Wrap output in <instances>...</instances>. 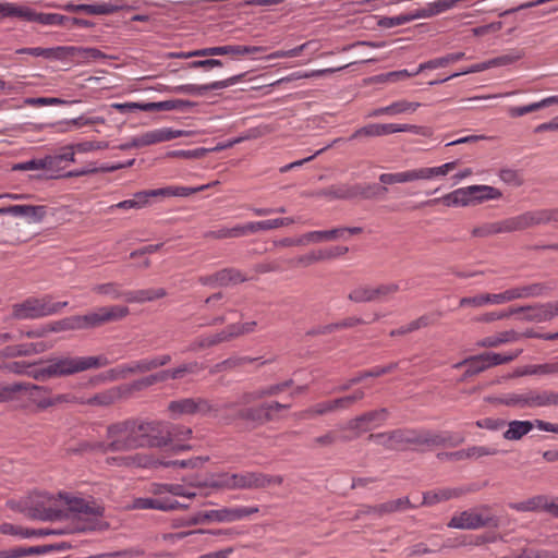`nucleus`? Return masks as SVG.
Returning a JSON list of instances; mask_svg holds the SVG:
<instances>
[{
    "label": "nucleus",
    "instance_id": "nucleus-1",
    "mask_svg": "<svg viewBox=\"0 0 558 558\" xmlns=\"http://www.w3.org/2000/svg\"><path fill=\"white\" fill-rule=\"evenodd\" d=\"M551 220H556V213L554 210L541 209L526 211L499 221L485 222L476 226L471 230V234L474 238H487L499 233L523 231Z\"/></svg>",
    "mask_w": 558,
    "mask_h": 558
},
{
    "label": "nucleus",
    "instance_id": "nucleus-2",
    "mask_svg": "<svg viewBox=\"0 0 558 558\" xmlns=\"http://www.w3.org/2000/svg\"><path fill=\"white\" fill-rule=\"evenodd\" d=\"M63 518L77 521L78 530L95 531L101 527L104 509L92 499L65 494Z\"/></svg>",
    "mask_w": 558,
    "mask_h": 558
},
{
    "label": "nucleus",
    "instance_id": "nucleus-3",
    "mask_svg": "<svg viewBox=\"0 0 558 558\" xmlns=\"http://www.w3.org/2000/svg\"><path fill=\"white\" fill-rule=\"evenodd\" d=\"M395 449H402L408 445L417 446H458L464 441L463 436H453L449 433L436 434L429 430L397 429L391 432Z\"/></svg>",
    "mask_w": 558,
    "mask_h": 558
},
{
    "label": "nucleus",
    "instance_id": "nucleus-4",
    "mask_svg": "<svg viewBox=\"0 0 558 558\" xmlns=\"http://www.w3.org/2000/svg\"><path fill=\"white\" fill-rule=\"evenodd\" d=\"M102 452L129 451L141 448L136 421H125L109 425L106 441L98 445Z\"/></svg>",
    "mask_w": 558,
    "mask_h": 558
},
{
    "label": "nucleus",
    "instance_id": "nucleus-5",
    "mask_svg": "<svg viewBox=\"0 0 558 558\" xmlns=\"http://www.w3.org/2000/svg\"><path fill=\"white\" fill-rule=\"evenodd\" d=\"M107 365L109 360L106 355L59 356L49 360L48 373L53 374L54 377H64Z\"/></svg>",
    "mask_w": 558,
    "mask_h": 558
},
{
    "label": "nucleus",
    "instance_id": "nucleus-6",
    "mask_svg": "<svg viewBox=\"0 0 558 558\" xmlns=\"http://www.w3.org/2000/svg\"><path fill=\"white\" fill-rule=\"evenodd\" d=\"M68 302H52L51 296L28 298L12 306V317L17 320L36 319L57 314Z\"/></svg>",
    "mask_w": 558,
    "mask_h": 558
},
{
    "label": "nucleus",
    "instance_id": "nucleus-7",
    "mask_svg": "<svg viewBox=\"0 0 558 558\" xmlns=\"http://www.w3.org/2000/svg\"><path fill=\"white\" fill-rule=\"evenodd\" d=\"M64 496L65 494L63 493L56 496L47 493L35 494L28 507L29 515L41 521L62 519L65 513Z\"/></svg>",
    "mask_w": 558,
    "mask_h": 558
},
{
    "label": "nucleus",
    "instance_id": "nucleus-8",
    "mask_svg": "<svg viewBox=\"0 0 558 558\" xmlns=\"http://www.w3.org/2000/svg\"><path fill=\"white\" fill-rule=\"evenodd\" d=\"M234 407L235 403L233 402H211L202 398H186L171 401L168 405V410L174 416L199 413L203 415H211L214 417H218L221 411L233 409Z\"/></svg>",
    "mask_w": 558,
    "mask_h": 558
},
{
    "label": "nucleus",
    "instance_id": "nucleus-9",
    "mask_svg": "<svg viewBox=\"0 0 558 558\" xmlns=\"http://www.w3.org/2000/svg\"><path fill=\"white\" fill-rule=\"evenodd\" d=\"M259 511L257 506H233L222 507L219 509H213L207 511H199L193 515L191 522L193 524L204 523H232L247 519L252 514Z\"/></svg>",
    "mask_w": 558,
    "mask_h": 558
},
{
    "label": "nucleus",
    "instance_id": "nucleus-10",
    "mask_svg": "<svg viewBox=\"0 0 558 558\" xmlns=\"http://www.w3.org/2000/svg\"><path fill=\"white\" fill-rule=\"evenodd\" d=\"M270 480L257 472L225 473L217 476L210 486L220 489H255L267 486Z\"/></svg>",
    "mask_w": 558,
    "mask_h": 558
},
{
    "label": "nucleus",
    "instance_id": "nucleus-11",
    "mask_svg": "<svg viewBox=\"0 0 558 558\" xmlns=\"http://www.w3.org/2000/svg\"><path fill=\"white\" fill-rule=\"evenodd\" d=\"M142 447H163L172 440L171 424L163 421H136Z\"/></svg>",
    "mask_w": 558,
    "mask_h": 558
},
{
    "label": "nucleus",
    "instance_id": "nucleus-12",
    "mask_svg": "<svg viewBox=\"0 0 558 558\" xmlns=\"http://www.w3.org/2000/svg\"><path fill=\"white\" fill-rule=\"evenodd\" d=\"M499 402L508 407L542 408L558 405V392L551 390H529L521 393H510Z\"/></svg>",
    "mask_w": 558,
    "mask_h": 558
},
{
    "label": "nucleus",
    "instance_id": "nucleus-13",
    "mask_svg": "<svg viewBox=\"0 0 558 558\" xmlns=\"http://www.w3.org/2000/svg\"><path fill=\"white\" fill-rule=\"evenodd\" d=\"M447 525L451 529L477 530L488 525L497 526V521L490 515L487 506H481L452 515Z\"/></svg>",
    "mask_w": 558,
    "mask_h": 558
},
{
    "label": "nucleus",
    "instance_id": "nucleus-14",
    "mask_svg": "<svg viewBox=\"0 0 558 558\" xmlns=\"http://www.w3.org/2000/svg\"><path fill=\"white\" fill-rule=\"evenodd\" d=\"M170 361L171 356L169 354H161L119 365L111 369L109 373L112 379L125 378L131 374L147 373L158 367L165 366L169 364Z\"/></svg>",
    "mask_w": 558,
    "mask_h": 558
},
{
    "label": "nucleus",
    "instance_id": "nucleus-15",
    "mask_svg": "<svg viewBox=\"0 0 558 558\" xmlns=\"http://www.w3.org/2000/svg\"><path fill=\"white\" fill-rule=\"evenodd\" d=\"M46 207L40 205H11L0 208V215H11L26 219L28 223H39L46 216Z\"/></svg>",
    "mask_w": 558,
    "mask_h": 558
},
{
    "label": "nucleus",
    "instance_id": "nucleus-16",
    "mask_svg": "<svg viewBox=\"0 0 558 558\" xmlns=\"http://www.w3.org/2000/svg\"><path fill=\"white\" fill-rule=\"evenodd\" d=\"M187 506H184L177 501L173 498L170 497H138L135 498L132 502L133 509H155L160 511H173L178 510L180 508H186Z\"/></svg>",
    "mask_w": 558,
    "mask_h": 558
},
{
    "label": "nucleus",
    "instance_id": "nucleus-17",
    "mask_svg": "<svg viewBox=\"0 0 558 558\" xmlns=\"http://www.w3.org/2000/svg\"><path fill=\"white\" fill-rule=\"evenodd\" d=\"M510 302L509 290L501 293H481L465 296L460 300V306L483 307L486 305H500Z\"/></svg>",
    "mask_w": 558,
    "mask_h": 558
},
{
    "label": "nucleus",
    "instance_id": "nucleus-18",
    "mask_svg": "<svg viewBox=\"0 0 558 558\" xmlns=\"http://www.w3.org/2000/svg\"><path fill=\"white\" fill-rule=\"evenodd\" d=\"M185 135L184 131L173 130L171 128H161L147 131L137 135L141 147L149 146L162 142H168Z\"/></svg>",
    "mask_w": 558,
    "mask_h": 558
},
{
    "label": "nucleus",
    "instance_id": "nucleus-19",
    "mask_svg": "<svg viewBox=\"0 0 558 558\" xmlns=\"http://www.w3.org/2000/svg\"><path fill=\"white\" fill-rule=\"evenodd\" d=\"M428 203H441L448 207H465L472 205L471 201V185L466 187L457 189L441 197L434 198Z\"/></svg>",
    "mask_w": 558,
    "mask_h": 558
},
{
    "label": "nucleus",
    "instance_id": "nucleus-20",
    "mask_svg": "<svg viewBox=\"0 0 558 558\" xmlns=\"http://www.w3.org/2000/svg\"><path fill=\"white\" fill-rule=\"evenodd\" d=\"M551 288L545 283H532L508 289L510 302L518 299L538 298L546 295Z\"/></svg>",
    "mask_w": 558,
    "mask_h": 558
},
{
    "label": "nucleus",
    "instance_id": "nucleus-21",
    "mask_svg": "<svg viewBox=\"0 0 558 558\" xmlns=\"http://www.w3.org/2000/svg\"><path fill=\"white\" fill-rule=\"evenodd\" d=\"M463 494V489L461 488H438L435 490H429L423 494L422 505L424 506H434L436 504L447 501L450 499L459 498Z\"/></svg>",
    "mask_w": 558,
    "mask_h": 558
},
{
    "label": "nucleus",
    "instance_id": "nucleus-22",
    "mask_svg": "<svg viewBox=\"0 0 558 558\" xmlns=\"http://www.w3.org/2000/svg\"><path fill=\"white\" fill-rule=\"evenodd\" d=\"M209 185H199L196 187H187V186H166L160 187L156 190H147L149 197H171V196H179V197H185L190 196L194 193L202 192L206 190Z\"/></svg>",
    "mask_w": 558,
    "mask_h": 558
},
{
    "label": "nucleus",
    "instance_id": "nucleus-23",
    "mask_svg": "<svg viewBox=\"0 0 558 558\" xmlns=\"http://www.w3.org/2000/svg\"><path fill=\"white\" fill-rule=\"evenodd\" d=\"M337 411H341L338 399L318 402L302 411L299 417L302 420L315 418L317 416L327 415Z\"/></svg>",
    "mask_w": 558,
    "mask_h": 558
},
{
    "label": "nucleus",
    "instance_id": "nucleus-24",
    "mask_svg": "<svg viewBox=\"0 0 558 558\" xmlns=\"http://www.w3.org/2000/svg\"><path fill=\"white\" fill-rule=\"evenodd\" d=\"M122 395V388L113 387L108 390L98 392L89 399H81L80 403L97 407H108L118 401L119 399H121Z\"/></svg>",
    "mask_w": 558,
    "mask_h": 558
},
{
    "label": "nucleus",
    "instance_id": "nucleus-25",
    "mask_svg": "<svg viewBox=\"0 0 558 558\" xmlns=\"http://www.w3.org/2000/svg\"><path fill=\"white\" fill-rule=\"evenodd\" d=\"M529 311L527 319L536 323L548 322L558 316V302L546 303L537 307H522Z\"/></svg>",
    "mask_w": 558,
    "mask_h": 558
},
{
    "label": "nucleus",
    "instance_id": "nucleus-26",
    "mask_svg": "<svg viewBox=\"0 0 558 558\" xmlns=\"http://www.w3.org/2000/svg\"><path fill=\"white\" fill-rule=\"evenodd\" d=\"M506 427L502 437L506 440L515 441L527 435L534 428V423L532 421L513 420L507 422Z\"/></svg>",
    "mask_w": 558,
    "mask_h": 558
},
{
    "label": "nucleus",
    "instance_id": "nucleus-27",
    "mask_svg": "<svg viewBox=\"0 0 558 558\" xmlns=\"http://www.w3.org/2000/svg\"><path fill=\"white\" fill-rule=\"evenodd\" d=\"M418 180H421L420 168L400 172L381 173L379 175V181L387 185L409 183Z\"/></svg>",
    "mask_w": 558,
    "mask_h": 558
},
{
    "label": "nucleus",
    "instance_id": "nucleus-28",
    "mask_svg": "<svg viewBox=\"0 0 558 558\" xmlns=\"http://www.w3.org/2000/svg\"><path fill=\"white\" fill-rule=\"evenodd\" d=\"M39 389L37 385L15 381V383H4L0 381V403L12 402L16 399V396L22 392L24 389L28 388Z\"/></svg>",
    "mask_w": 558,
    "mask_h": 558
},
{
    "label": "nucleus",
    "instance_id": "nucleus-29",
    "mask_svg": "<svg viewBox=\"0 0 558 558\" xmlns=\"http://www.w3.org/2000/svg\"><path fill=\"white\" fill-rule=\"evenodd\" d=\"M166 295V290L162 288L157 289H142L137 291L125 292V301L130 303H144L160 299Z\"/></svg>",
    "mask_w": 558,
    "mask_h": 558
},
{
    "label": "nucleus",
    "instance_id": "nucleus-30",
    "mask_svg": "<svg viewBox=\"0 0 558 558\" xmlns=\"http://www.w3.org/2000/svg\"><path fill=\"white\" fill-rule=\"evenodd\" d=\"M520 335L514 330H506L494 336L486 337L477 342L481 348H497L505 343H510L519 340Z\"/></svg>",
    "mask_w": 558,
    "mask_h": 558
},
{
    "label": "nucleus",
    "instance_id": "nucleus-31",
    "mask_svg": "<svg viewBox=\"0 0 558 558\" xmlns=\"http://www.w3.org/2000/svg\"><path fill=\"white\" fill-rule=\"evenodd\" d=\"M502 193L490 185H471L472 204H480L486 201L499 199Z\"/></svg>",
    "mask_w": 558,
    "mask_h": 558
},
{
    "label": "nucleus",
    "instance_id": "nucleus-32",
    "mask_svg": "<svg viewBox=\"0 0 558 558\" xmlns=\"http://www.w3.org/2000/svg\"><path fill=\"white\" fill-rule=\"evenodd\" d=\"M464 58H465L464 52L448 53L444 57L432 59L429 61L421 63L418 65V68L416 69V73H421L424 70H434V69H438V68H445V66L449 65L450 63L457 62Z\"/></svg>",
    "mask_w": 558,
    "mask_h": 558
},
{
    "label": "nucleus",
    "instance_id": "nucleus-33",
    "mask_svg": "<svg viewBox=\"0 0 558 558\" xmlns=\"http://www.w3.org/2000/svg\"><path fill=\"white\" fill-rule=\"evenodd\" d=\"M238 416L242 420L251 421L256 424H263L266 421L271 420L269 415V407L263 403L255 408H248L241 410Z\"/></svg>",
    "mask_w": 558,
    "mask_h": 558
},
{
    "label": "nucleus",
    "instance_id": "nucleus-34",
    "mask_svg": "<svg viewBox=\"0 0 558 558\" xmlns=\"http://www.w3.org/2000/svg\"><path fill=\"white\" fill-rule=\"evenodd\" d=\"M356 191V189H352V185L341 184L325 189L318 195L329 199H351L355 197Z\"/></svg>",
    "mask_w": 558,
    "mask_h": 558
},
{
    "label": "nucleus",
    "instance_id": "nucleus-35",
    "mask_svg": "<svg viewBox=\"0 0 558 558\" xmlns=\"http://www.w3.org/2000/svg\"><path fill=\"white\" fill-rule=\"evenodd\" d=\"M462 365H466V371L464 374L465 377L474 376V375H476L481 372H484L485 369L488 368V363L486 362L483 353L475 355V356L468 357V359L463 360L462 362L454 364V367L459 368Z\"/></svg>",
    "mask_w": 558,
    "mask_h": 558
},
{
    "label": "nucleus",
    "instance_id": "nucleus-36",
    "mask_svg": "<svg viewBox=\"0 0 558 558\" xmlns=\"http://www.w3.org/2000/svg\"><path fill=\"white\" fill-rule=\"evenodd\" d=\"M225 54H233L236 56V46H219V47H208L203 49L193 50L186 53H183V58H193V57H210V56H225Z\"/></svg>",
    "mask_w": 558,
    "mask_h": 558
},
{
    "label": "nucleus",
    "instance_id": "nucleus-37",
    "mask_svg": "<svg viewBox=\"0 0 558 558\" xmlns=\"http://www.w3.org/2000/svg\"><path fill=\"white\" fill-rule=\"evenodd\" d=\"M520 375H541V376H557L558 375V360L550 361L544 364L526 365Z\"/></svg>",
    "mask_w": 558,
    "mask_h": 558
},
{
    "label": "nucleus",
    "instance_id": "nucleus-38",
    "mask_svg": "<svg viewBox=\"0 0 558 558\" xmlns=\"http://www.w3.org/2000/svg\"><path fill=\"white\" fill-rule=\"evenodd\" d=\"M458 161H449L437 167L420 168L421 180H433L435 178L446 177L449 172L454 170Z\"/></svg>",
    "mask_w": 558,
    "mask_h": 558
},
{
    "label": "nucleus",
    "instance_id": "nucleus-39",
    "mask_svg": "<svg viewBox=\"0 0 558 558\" xmlns=\"http://www.w3.org/2000/svg\"><path fill=\"white\" fill-rule=\"evenodd\" d=\"M410 508H414V506L411 504L408 497H403L378 505L374 508V511L377 512L379 515H383L386 513L402 511Z\"/></svg>",
    "mask_w": 558,
    "mask_h": 558
},
{
    "label": "nucleus",
    "instance_id": "nucleus-40",
    "mask_svg": "<svg viewBox=\"0 0 558 558\" xmlns=\"http://www.w3.org/2000/svg\"><path fill=\"white\" fill-rule=\"evenodd\" d=\"M388 135V124L371 123L357 129L350 137L356 140L360 137H377Z\"/></svg>",
    "mask_w": 558,
    "mask_h": 558
},
{
    "label": "nucleus",
    "instance_id": "nucleus-41",
    "mask_svg": "<svg viewBox=\"0 0 558 558\" xmlns=\"http://www.w3.org/2000/svg\"><path fill=\"white\" fill-rule=\"evenodd\" d=\"M374 302H387L400 291V286L395 282L372 286Z\"/></svg>",
    "mask_w": 558,
    "mask_h": 558
},
{
    "label": "nucleus",
    "instance_id": "nucleus-42",
    "mask_svg": "<svg viewBox=\"0 0 558 558\" xmlns=\"http://www.w3.org/2000/svg\"><path fill=\"white\" fill-rule=\"evenodd\" d=\"M53 166V158L51 156H47L43 159H32L28 161L15 163L12 167L14 171H31V170H43L50 169Z\"/></svg>",
    "mask_w": 558,
    "mask_h": 558
},
{
    "label": "nucleus",
    "instance_id": "nucleus-43",
    "mask_svg": "<svg viewBox=\"0 0 558 558\" xmlns=\"http://www.w3.org/2000/svg\"><path fill=\"white\" fill-rule=\"evenodd\" d=\"M551 502H547L543 497H534L525 501L510 504V508L517 511H535L538 509H545L549 512V506Z\"/></svg>",
    "mask_w": 558,
    "mask_h": 558
},
{
    "label": "nucleus",
    "instance_id": "nucleus-44",
    "mask_svg": "<svg viewBox=\"0 0 558 558\" xmlns=\"http://www.w3.org/2000/svg\"><path fill=\"white\" fill-rule=\"evenodd\" d=\"M102 324L118 322L129 314V308L122 305L99 307Z\"/></svg>",
    "mask_w": 558,
    "mask_h": 558
},
{
    "label": "nucleus",
    "instance_id": "nucleus-45",
    "mask_svg": "<svg viewBox=\"0 0 558 558\" xmlns=\"http://www.w3.org/2000/svg\"><path fill=\"white\" fill-rule=\"evenodd\" d=\"M68 16L57 13H37L32 10L31 22H37L43 25H66Z\"/></svg>",
    "mask_w": 558,
    "mask_h": 558
},
{
    "label": "nucleus",
    "instance_id": "nucleus-46",
    "mask_svg": "<svg viewBox=\"0 0 558 558\" xmlns=\"http://www.w3.org/2000/svg\"><path fill=\"white\" fill-rule=\"evenodd\" d=\"M0 14L3 16H16L26 21H31L32 9L28 7L4 2L0 3Z\"/></svg>",
    "mask_w": 558,
    "mask_h": 558
},
{
    "label": "nucleus",
    "instance_id": "nucleus-47",
    "mask_svg": "<svg viewBox=\"0 0 558 558\" xmlns=\"http://www.w3.org/2000/svg\"><path fill=\"white\" fill-rule=\"evenodd\" d=\"M329 241H348L351 235H357L363 232L361 227H344L339 226L327 230Z\"/></svg>",
    "mask_w": 558,
    "mask_h": 558
},
{
    "label": "nucleus",
    "instance_id": "nucleus-48",
    "mask_svg": "<svg viewBox=\"0 0 558 558\" xmlns=\"http://www.w3.org/2000/svg\"><path fill=\"white\" fill-rule=\"evenodd\" d=\"M78 329L95 328L102 325L99 308L85 315L75 316Z\"/></svg>",
    "mask_w": 558,
    "mask_h": 558
},
{
    "label": "nucleus",
    "instance_id": "nucleus-49",
    "mask_svg": "<svg viewBox=\"0 0 558 558\" xmlns=\"http://www.w3.org/2000/svg\"><path fill=\"white\" fill-rule=\"evenodd\" d=\"M201 369H203V366L198 364L197 362H191L182 364L175 368L167 369L169 379H181L187 374H196Z\"/></svg>",
    "mask_w": 558,
    "mask_h": 558
},
{
    "label": "nucleus",
    "instance_id": "nucleus-50",
    "mask_svg": "<svg viewBox=\"0 0 558 558\" xmlns=\"http://www.w3.org/2000/svg\"><path fill=\"white\" fill-rule=\"evenodd\" d=\"M78 47L59 46L54 48H45V58L47 59H64L68 57H76Z\"/></svg>",
    "mask_w": 558,
    "mask_h": 558
},
{
    "label": "nucleus",
    "instance_id": "nucleus-51",
    "mask_svg": "<svg viewBox=\"0 0 558 558\" xmlns=\"http://www.w3.org/2000/svg\"><path fill=\"white\" fill-rule=\"evenodd\" d=\"M348 298L354 303L374 302L373 288L372 286H357L350 291Z\"/></svg>",
    "mask_w": 558,
    "mask_h": 558
},
{
    "label": "nucleus",
    "instance_id": "nucleus-52",
    "mask_svg": "<svg viewBox=\"0 0 558 558\" xmlns=\"http://www.w3.org/2000/svg\"><path fill=\"white\" fill-rule=\"evenodd\" d=\"M37 387L40 389H33L31 387L28 389H24L23 391H31V393H29L31 400L33 401V403L36 404V407L39 410H46L48 408L53 407V401H52L51 397H46V396L39 395L41 391H44V392L47 391V389L41 386H37Z\"/></svg>",
    "mask_w": 558,
    "mask_h": 558
},
{
    "label": "nucleus",
    "instance_id": "nucleus-53",
    "mask_svg": "<svg viewBox=\"0 0 558 558\" xmlns=\"http://www.w3.org/2000/svg\"><path fill=\"white\" fill-rule=\"evenodd\" d=\"M326 241H329L327 230H313L300 235L299 243H303V246H306L310 244H317Z\"/></svg>",
    "mask_w": 558,
    "mask_h": 558
},
{
    "label": "nucleus",
    "instance_id": "nucleus-54",
    "mask_svg": "<svg viewBox=\"0 0 558 558\" xmlns=\"http://www.w3.org/2000/svg\"><path fill=\"white\" fill-rule=\"evenodd\" d=\"M93 291L98 294L108 295L114 300L121 299V298L125 299V293H122L119 290L118 284L113 283V282L96 284L93 287Z\"/></svg>",
    "mask_w": 558,
    "mask_h": 558
},
{
    "label": "nucleus",
    "instance_id": "nucleus-55",
    "mask_svg": "<svg viewBox=\"0 0 558 558\" xmlns=\"http://www.w3.org/2000/svg\"><path fill=\"white\" fill-rule=\"evenodd\" d=\"M521 351H515L514 353L510 354H500V353H494V352H486L483 353L485 356L486 362L488 363V368L492 366L506 364L514 360Z\"/></svg>",
    "mask_w": 558,
    "mask_h": 558
},
{
    "label": "nucleus",
    "instance_id": "nucleus-56",
    "mask_svg": "<svg viewBox=\"0 0 558 558\" xmlns=\"http://www.w3.org/2000/svg\"><path fill=\"white\" fill-rule=\"evenodd\" d=\"M420 102L399 100L390 105V112L391 116L401 113H413L416 111L417 108H420Z\"/></svg>",
    "mask_w": 558,
    "mask_h": 558
},
{
    "label": "nucleus",
    "instance_id": "nucleus-57",
    "mask_svg": "<svg viewBox=\"0 0 558 558\" xmlns=\"http://www.w3.org/2000/svg\"><path fill=\"white\" fill-rule=\"evenodd\" d=\"M107 147L104 142H82L66 146V149L74 150L75 153L85 154L94 150H100Z\"/></svg>",
    "mask_w": 558,
    "mask_h": 558
},
{
    "label": "nucleus",
    "instance_id": "nucleus-58",
    "mask_svg": "<svg viewBox=\"0 0 558 558\" xmlns=\"http://www.w3.org/2000/svg\"><path fill=\"white\" fill-rule=\"evenodd\" d=\"M49 332H59L65 330H78L75 316L66 317L61 320L47 325Z\"/></svg>",
    "mask_w": 558,
    "mask_h": 558
},
{
    "label": "nucleus",
    "instance_id": "nucleus-59",
    "mask_svg": "<svg viewBox=\"0 0 558 558\" xmlns=\"http://www.w3.org/2000/svg\"><path fill=\"white\" fill-rule=\"evenodd\" d=\"M523 308H513L510 311L489 312L476 317L475 320L480 323H492L495 320L508 318L512 314L521 312Z\"/></svg>",
    "mask_w": 558,
    "mask_h": 558
},
{
    "label": "nucleus",
    "instance_id": "nucleus-60",
    "mask_svg": "<svg viewBox=\"0 0 558 558\" xmlns=\"http://www.w3.org/2000/svg\"><path fill=\"white\" fill-rule=\"evenodd\" d=\"M387 412L385 409L371 411L362 414V420L365 424V428L368 429L372 425L377 426L380 422L386 418Z\"/></svg>",
    "mask_w": 558,
    "mask_h": 558
},
{
    "label": "nucleus",
    "instance_id": "nucleus-61",
    "mask_svg": "<svg viewBox=\"0 0 558 558\" xmlns=\"http://www.w3.org/2000/svg\"><path fill=\"white\" fill-rule=\"evenodd\" d=\"M21 352L23 356H31L35 354L43 353L48 349L52 348V343L47 344L45 342H36V343H22L20 344Z\"/></svg>",
    "mask_w": 558,
    "mask_h": 558
},
{
    "label": "nucleus",
    "instance_id": "nucleus-62",
    "mask_svg": "<svg viewBox=\"0 0 558 558\" xmlns=\"http://www.w3.org/2000/svg\"><path fill=\"white\" fill-rule=\"evenodd\" d=\"M432 17L441 14L457 5L456 0H436L427 3Z\"/></svg>",
    "mask_w": 558,
    "mask_h": 558
},
{
    "label": "nucleus",
    "instance_id": "nucleus-63",
    "mask_svg": "<svg viewBox=\"0 0 558 558\" xmlns=\"http://www.w3.org/2000/svg\"><path fill=\"white\" fill-rule=\"evenodd\" d=\"M507 421L502 418L486 417L475 422V425L480 428L497 432L506 427Z\"/></svg>",
    "mask_w": 558,
    "mask_h": 558
},
{
    "label": "nucleus",
    "instance_id": "nucleus-64",
    "mask_svg": "<svg viewBox=\"0 0 558 558\" xmlns=\"http://www.w3.org/2000/svg\"><path fill=\"white\" fill-rule=\"evenodd\" d=\"M170 90L175 94H186L193 96H203L205 94V87H203V85L196 84L178 85L172 87Z\"/></svg>",
    "mask_w": 558,
    "mask_h": 558
}]
</instances>
